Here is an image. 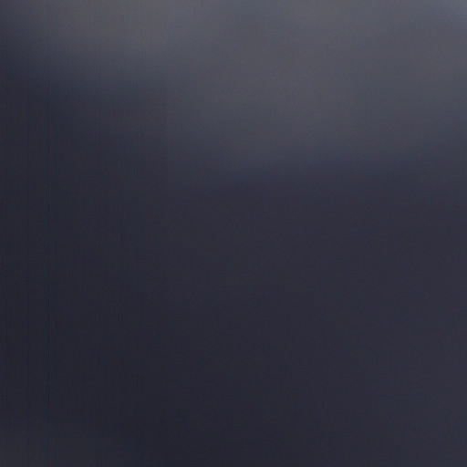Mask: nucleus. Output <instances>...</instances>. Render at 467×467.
<instances>
[{
    "mask_svg": "<svg viewBox=\"0 0 467 467\" xmlns=\"http://www.w3.org/2000/svg\"><path fill=\"white\" fill-rule=\"evenodd\" d=\"M151 97L159 98L161 97V92L155 91L151 93L148 90L139 92L133 89L130 92L123 90L120 93V100L125 103L137 102L140 99H150Z\"/></svg>",
    "mask_w": 467,
    "mask_h": 467,
    "instance_id": "nucleus-1",
    "label": "nucleus"
},
{
    "mask_svg": "<svg viewBox=\"0 0 467 467\" xmlns=\"http://www.w3.org/2000/svg\"><path fill=\"white\" fill-rule=\"evenodd\" d=\"M80 95L84 96V95H87L85 90H81V92L78 94L75 91H67V92H64L63 90L59 89L56 92V97H67V98H70V99H78V97H80Z\"/></svg>",
    "mask_w": 467,
    "mask_h": 467,
    "instance_id": "nucleus-2",
    "label": "nucleus"
},
{
    "mask_svg": "<svg viewBox=\"0 0 467 467\" xmlns=\"http://www.w3.org/2000/svg\"><path fill=\"white\" fill-rule=\"evenodd\" d=\"M0 117H73L72 115H0ZM75 117H78L77 115Z\"/></svg>",
    "mask_w": 467,
    "mask_h": 467,
    "instance_id": "nucleus-3",
    "label": "nucleus"
},
{
    "mask_svg": "<svg viewBox=\"0 0 467 467\" xmlns=\"http://www.w3.org/2000/svg\"><path fill=\"white\" fill-rule=\"evenodd\" d=\"M25 119H0V120H24ZM30 120L34 119L36 120V119H29ZM46 120H77V119H45ZM79 119H78V120ZM85 120L87 119H84ZM88 120H90L91 119H88Z\"/></svg>",
    "mask_w": 467,
    "mask_h": 467,
    "instance_id": "nucleus-4",
    "label": "nucleus"
},
{
    "mask_svg": "<svg viewBox=\"0 0 467 467\" xmlns=\"http://www.w3.org/2000/svg\"><path fill=\"white\" fill-rule=\"evenodd\" d=\"M94 97H96L97 99H100L102 100H113L115 99V94H113V93L94 94Z\"/></svg>",
    "mask_w": 467,
    "mask_h": 467,
    "instance_id": "nucleus-5",
    "label": "nucleus"
},
{
    "mask_svg": "<svg viewBox=\"0 0 467 467\" xmlns=\"http://www.w3.org/2000/svg\"><path fill=\"white\" fill-rule=\"evenodd\" d=\"M205 117H206V118L212 117V116L209 114V112H208V108H207V107H206V116H205Z\"/></svg>",
    "mask_w": 467,
    "mask_h": 467,
    "instance_id": "nucleus-6",
    "label": "nucleus"
},
{
    "mask_svg": "<svg viewBox=\"0 0 467 467\" xmlns=\"http://www.w3.org/2000/svg\"><path fill=\"white\" fill-rule=\"evenodd\" d=\"M206 127L208 126V120H211L212 119L206 118Z\"/></svg>",
    "mask_w": 467,
    "mask_h": 467,
    "instance_id": "nucleus-7",
    "label": "nucleus"
},
{
    "mask_svg": "<svg viewBox=\"0 0 467 467\" xmlns=\"http://www.w3.org/2000/svg\"><path fill=\"white\" fill-rule=\"evenodd\" d=\"M345 121H349L351 119L350 118H348V119H343Z\"/></svg>",
    "mask_w": 467,
    "mask_h": 467,
    "instance_id": "nucleus-8",
    "label": "nucleus"
},
{
    "mask_svg": "<svg viewBox=\"0 0 467 467\" xmlns=\"http://www.w3.org/2000/svg\"><path fill=\"white\" fill-rule=\"evenodd\" d=\"M346 163H348V155L346 156Z\"/></svg>",
    "mask_w": 467,
    "mask_h": 467,
    "instance_id": "nucleus-9",
    "label": "nucleus"
},
{
    "mask_svg": "<svg viewBox=\"0 0 467 467\" xmlns=\"http://www.w3.org/2000/svg\"><path fill=\"white\" fill-rule=\"evenodd\" d=\"M345 117H348V118H351V115H346Z\"/></svg>",
    "mask_w": 467,
    "mask_h": 467,
    "instance_id": "nucleus-10",
    "label": "nucleus"
},
{
    "mask_svg": "<svg viewBox=\"0 0 467 467\" xmlns=\"http://www.w3.org/2000/svg\"><path fill=\"white\" fill-rule=\"evenodd\" d=\"M175 117H176V118H179L180 116H179V115H176Z\"/></svg>",
    "mask_w": 467,
    "mask_h": 467,
    "instance_id": "nucleus-11",
    "label": "nucleus"
},
{
    "mask_svg": "<svg viewBox=\"0 0 467 467\" xmlns=\"http://www.w3.org/2000/svg\"><path fill=\"white\" fill-rule=\"evenodd\" d=\"M190 117H191V118H193L194 116H193V115H191Z\"/></svg>",
    "mask_w": 467,
    "mask_h": 467,
    "instance_id": "nucleus-12",
    "label": "nucleus"
},
{
    "mask_svg": "<svg viewBox=\"0 0 467 467\" xmlns=\"http://www.w3.org/2000/svg\"><path fill=\"white\" fill-rule=\"evenodd\" d=\"M161 120H164L165 119H164V118H161Z\"/></svg>",
    "mask_w": 467,
    "mask_h": 467,
    "instance_id": "nucleus-13",
    "label": "nucleus"
}]
</instances>
